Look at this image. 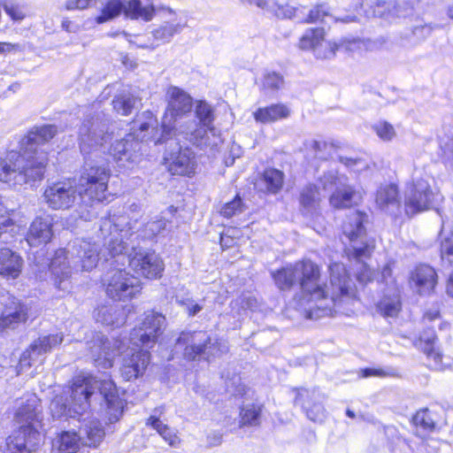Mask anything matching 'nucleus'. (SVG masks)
<instances>
[{
	"label": "nucleus",
	"mask_w": 453,
	"mask_h": 453,
	"mask_svg": "<svg viewBox=\"0 0 453 453\" xmlns=\"http://www.w3.org/2000/svg\"><path fill=\"white\" fill-rule=\"evenodd\" d=\"M165 442L168 443L169 446L176 448L180 443V439L177 435V433L172 429L170 426L167 430H165L163 434L160 435Z\"/></svg>",
	"instance_id": "nucleus-57"
},
{
	"label": "nucleus",
	"mask_w": 453,
	"mask_h": 453,
	"mask_svg": "<svg viewBox=\"0 0 453 453\" xmlns=\"http://www.w3.org/2000/svg\"><path fill=\"white\" fill-rule=\"evenodd\" d=\"M110 177L111 170L106 166L84 167L78 183L81 203L77 212L81 219L90 220L94 216L93 205L106 200Z\"/></svg>",
	"instance_id": "nucleus-7"
},
{
	"label": "nucleus",
	"mask_w": 453,
	"mask_h": 453,
	"mask_svg": "<svg viewBox=\"0 0 453 453\" xmlns=\"http://www.w3.org/2000/svg\"><path fill=\"white\" fill-rule=\"evenodd\" d=\"M150 127V123H142L140 125L139 134L130 133L111 146L110 153L120 166H127L138 161L141 157L142 142L145 139L143 133Z\"/></svg>",
	"instance_id": "nucleus-11"
},
{
	"label": "nucleus",
	"mask_w": 453,
	"mask_h": 453,
	"mask_svg": "<svg viewBox=\"0 0 453 453\" xmlns=\"http://www.w3.org/2000/svg\"><path fill=\"white\" fill-rule=\"evenodd\" d=\"M4 11L12 18L13 20H22L25 19L26 14L23 12L22 8L12 2V1H4L3 4Z\"/></svg>",
	"instance_id": "nucleus-51"
},
{
	"label": "nucleus",
	"mask_w": 453,
	"mask_h": 453,
	"mask_svg": "<svg viewBox=\"0 0 453 453\" xmlns=\"http://www.w3.org/2000/svg\"><path fill=\"white\" fill-rule=\"evenodd\" d=\"M121 61L126 66H129L130 68H134L136 66V64L133 60H131L127 55L122 57Z\"/></svg>",
	"instance_id": "nucleus-64"
},
{
	"label": "nucleus",
	"mask_w": 453,
	"mask_h": 453,
	"mask_svg": "<svg viewBox=\"0 0 453 453\" xmlns=\"http://www.w3.org/2000/svg\"><path fill=\"white\" fill-rule=\"evenodd\" d=\"M372 8L375 16L394 21L411 15L414 5L407 0H378Z\"/></svg>",
	"instance_id": "nucleus-23"
},
{
	"label": "nucleus",
	"mask_w": 453,
	"mask_h": 453,
	"mask_svg": "<svg viewBox=\"0 0 453 453\" xmlns=\"http://www.w3.org/2000/svg\"><path fill=\"white\" fill-rule=\"evenodd\" d=\"M122 12H125V4L121 0H109L96 18V21L97 24L107 22L119 16Z\"/></svg>",
	"instance_id": "nucleus-41"
},
{
	"label": "nucleus",
	"mask_w": 453,
	"mask_h": 453,
	"mask_svg": "<svg viewBox=\"0 0 453 453\" xmlns=\"http://www.w3.org/2000/svg\"><path fill=\"white\" fill-rule=\"evenodd\" d=\"M20 232V226L12 218L10 211L0 202V242L10 243Z\"/></svg>",
	"instance_id": "nucleus-33"
},
{
	"label": "nucleus",
	"mask_w": 453,
	"mask_h": 453,
	"mask_svg": "<svg viewBox=\"0 0 453 453\" xmlns=\"http://www.w3.org/2000/svg\"><path fill=\"white\" fill-rule=\"evenodd\" d=\"M138 102L137 97H135L130 92L123 93L115 97L112 101L114 110L123 115H129L133 109L135 107Z\"/></svg>",
	"instance_id": "nucleus-42"
},
{
	"label": "nucleus",
	"mask_w": 453,
	"mask_h": 453,
	"mask_svg": "<svg viewBox=\"0 0 453 453\" xmlns=\"http://www.w3.org/2000/svg\"><path fill=\"white\" fill-rule=\"evenodd\" d=\"M243 4H254L257 7L271 13L278 19H292L296 15V8L288 3L278 0H238Z\"/></svg>",
	"instance_id": "nucleus-30"
},
{
	"label": "nucleus",
	"mask_w": 453,
	"mask_h": 453,
	"mask_svg": "<svg viewBox=\"0 0 453 453\" xmlns=\"http://www.w3.org/2000/svg\"><path fill=\"white\" fill-rule=\"evenodd\" d=\"M62 342L63 335L61 334L39 337L22 353L19 363V372L30 367L40 356L60 345Z\"/></svg>",
	"instance_id": "nucleus-21"
},
{
	"label": "nucleus",
	"mask_w": 453,
	"mask_h": 453,
	"mask_svg": "<svg viewBox=\"0 0 453 453\" xmlns=\"http://www.w3.org/2000/svg\"><path fill=\"white\" fill-rule=\"evenodd\" d=\"M441 254L443 261L453 263V235L445 237L441 243Z\"/></svg>",
	"instance_id": "nucleus-53"
},
{
	"label": "nucleus",
	"mask_w": 453,
	"mask_h": 453,
	"mask_svg": "<svg viewBox=\"0 0 453 453\" xmlns=\"http://www.w3.org/2000/svg\"><path fill=\"white\" fill-rule=\"evenodd\" d=\"M390 372L388 371L383 370V369H376V368H366L362 371V377L367 378L371 376H377V377H387L389 376Z\"/></svg>",
	"instance_id": "nucleus-59"
},
{
	"label": "nucleus",
	"mask_w": 453,
	"mask_h": 453,
	"mask_svg": "<svg viewBox=\"0 0 453 453\" xmlns=\"http://www.w3.org/2000/svg\"><path fill=\"white\" fill-rule=\"evenodd\" d=\"M27 319V309L18 299L10 298L0 317V328H14Z\"/></svg>",
	"instance_id": "nucleus-28"
},
{
	"label": "nucleus",
	"mask_w": 453,
	"mask_h": 453,
	"mask_svg": "<svg viewBox=\"0 0 453 453\" xmlns=\"http://www.w3.org/2000/svg\"><path fill=\"white\" fill-rule=\"evenodd\" d=\"M365 215L358 211H351L342 224L343 234L351 242L346 250L350 259H355L358 265L357 279L361 283H367L372 280V272L365 263V259L371 256L372 246L365 242V229L364 220Z\"/></svg>",
	"instance_id": "nucleus-8"
},
{
	"label": "nucleus",
	"mask_w": 453,
	"mask_h": 453,
	"mask_svg": "<svg viewBox=\"0 0 453 453\" xmlns=\"http://www.w3.org/2000/svg\"><path fill=\"white\" fill-rule=\"evenodd\" d=\"M53 219L50 215L36 217L28 228L26 241L31 247H39L50 242L53 236Z\"/></svg>",
	"instance_id": "nucleus-26"
},
{
	"label": "nucleus",
	"mask_w": 453,
	"mask_h": 453,
	"mask_svg": "<svg viewBox=\"0 0 453 453\" xmlns=\"http://www.w3.org/2000/svg\"><path fill=\"white\" fill-rule=\"evenodd\" d=\"M392 280L395 282V279L392 277V269L390 265H387L383 267L381 272V281L386 284L387 288H391Z\"/></svg>",
	"instance_id": "nucleus-61"
},
{
	"label": "nucleus",
	"mask_w": 453,
	"mask_h": 453,
	"mask_svg": "<svg viewBox=\"0 0 453 453\" xmlns=\"http://www.w3.org/2000/svg\"><path fill=\"white\" fill-rule=\"evenodd\" d=\"M146 425L155 429L159 435L169 428V426L163 423L157 417L151 415L146 420Z\"/></svg>",
	"instance_id": "nucleus-58"
},
{
	"label": "nucleus",
	"mask_w": 453,
	"mask_h": 453,
	"mask_svg": "<svg viewBox=\"0 0 453 453\" xmlns=\"http://www.w3.org/2000/svg\"><path fill=\"white\" fill-rule=\"evenodd\" d=\"M157 11L163 12L164 21L151 32L152 36L156 41L169 42L188 26L187 19L170 7H158Z\"/></svg>",
	"instance_id": "nucleus-20"
},
{
	"label": "nucleus",
	"mask_w": 453,
	"mask_h": 453,
	"mask_svg": "<svg viewBox=\"0 0 453 453\" xmlns=\"http://www.w3.org/2000/svg\"><path fill=\"white\" fill-rule=\"evenodd\" d=\"M98 388L107 404V415L110 423L117 422L122 416L124 401L119 397L111 380H97L91 375L76 376L73 384L62 395H57L50 405L55 418H74L88 407L90 395Z\"/></svg>",
	"instance_id": "nucleus-4"
},
{
	"label": "nucleus",
	"mask_w": 453,
	"mask_h": 453,
	"mask_svg": "<svg viewBox=\"0 0 453 453\" xmlns=\"http://www.w3.org/2000/svg\"><path fill=\"white\" fill-rule=\"evenodd\" d=\"M142 348L141 344L135 346L129 341L127 346L123 341L96 335L90 350L95 365L102 369L112 367L115 357L120 355L121 376L126 380H131L142 375L150 363V353Z\"/></svg>",
	"instance_id": "nucleus-5"
},
{
	"label": "nucleus",
	"mask_w": 453,
	"mask_h": 453,
	"mask_svg": "<svg viewBox=\"0 0 453 453\" xmlns=\"http://www.w3.org/2000/svg\"><path fill=\"white\" fill-rule=\"evenodd\" d=\"M358 193L350 186L337 188L329 198L330 204L336 209L348 208L357 203Z\"/></svg>",
	"instance_id": "nucleus-37"
},
{
	"label": "nucleus",
	"mask_w": 453,
	"mask_h": 453,
	"mask_svg": "<svg viewBox=\"0 0 453 453\" xmlns=\"http://www.w3.org/2000/svg\"><path fill=\"white\" fill-rule=\"evenodd\" d=\"M323 27L306 29L299 40L298 47L303 50H312L318 58H331L338 50V44L334 41H326Z\"/></svg>",
	"instance_id": "nucleus-18"
},
{
	"label": "nucleus",
	"mask_w": 453,
	"mask_h": 453,
	"mask_svg": "<svg viewBox=\"0 0 453 453\" xmlns=\"http://www.w3.org/2000/svg\"><path fill=\"white\" fill-rule=\"evenodd\" d=\"M95 318L97 322L112 326H120L126 322V314L123 309L117 306H102L96 311Z\"/></svg>",
	"instance_id": "nucleus-34"
},
{
	"label": "nucleus",
	"mask_w": 453,
	"mask_h": 453,
	"mask_svg": "<svg viewBox=\"0 0 453 453\" xmlns=\"http://www.w3.org/2000/svg\"><path fill=\"white\" fill-rule=\"evenodd\" d=\"M283 76L274 71H265L260 82L261 90L265 93H273L283 87Z\"/></svg>",
	"instance_id": "nucleus-43"
},
{
	"label": "nucleus",
	"mask_w": 453,
	"mask_h": 453,
	"mask_svg": "<svg viewBox=\"0 0 453 453\" xmlns=\"http://www.w3.org/2000/svg\"><path fill=\"white\" fill-rule=\"evenodd\" d=\"M165 165L172 175L190 177L196 171V157L190 149L180 148L165 157Z\"/></svg>",
	"instance_id": "nucleus-22"
},
{
	"label": "nucleus",
	"mask_w": 453,
	"mask_h": 453,
	"mask_svg": "<svg viewBox=\"0 0 453 453\" xmlns=\"http://www.w3.org/2000/svg\"><path fill=\"white\" fill-rule=\"evenodd\" d=\"M338 44V50L342 49L346 51H357L361 50L365 46V42L360 39H342Z\"/></svg>",
	"instance_id": "nucleus-52"
},
{
	"label": "nucleus",
	"mask_w": 453,
	"mask_h": 453,
	"mask_svg": "<svg viewBox=\"0 0 453 453\" xmlns=\"http://www.w3.org/2000/svg\"><path fill=\"white\" fill-rule=\"evenodd\" d=\"M290 112V109L286 104H273L258 108L253 112V117L257 122L268 124L288 118Z\"/></svg>",
	"instance_id": "nucleus-32"
},
{
	"label": "nucleus",
	"mask_w": 453,
	"mask_h": 453,
	"mask_svg": "<svg viewBox=\"0 0 453 453\" xmlns=\"http://www.w3.org/2000/svg\"><path fill=\"white\" fill-rule=\"evenodd\" d=\"M437 284L435 270L427 265H420L411 273L410 285L419 295H430Z\"/></svg>",
	"instance_id": "nucleus-27"
},
{
	"label": "nucleus",
	"mask_w": 453,
	"mask_h": 453,
	"mask_svg": "<svg viewBox=\"0 0 453 453\" xmlns=\"http://www.w3.org/2000/svg\"><path fill=\"white\" fill-rule=\"evenodd\" d=\"M372 129L383 141H391L395 136V130L394 127L387 121L376 123L373 125Z\"/></svg>",
	"instance_id": "nucleus-49"
},
{
	"label": "nucleus",
	"mask_w": 453,
	"mask_h": 453,
	"mask_svg": "<svg viewBox=\"0 0 453 453\" xmlns=\"http://www.w3.org/2000/svg\"><path fill=\"white\" fill-rule=\"evenodd\" d=\"M165 327V318L161 313L147 311L144 313L141 326L134 328L130 333L129 342L135 346L141 344L142 347L151 348Z\"/></svg>",
	"instance_id": "nucleus-15"
},
{
	"label": "nucleus",
	"mask_w": 453,
	"mask_h": 453,
	"mask_svg": "<svg viewBox=\"0 0 453 453\" xmlns=\"http://www.w3.org/2000/svg\"><path fill=\"white\" fill-rule=\"evenodd\" d=\"M184 304H185L186 311H188V315H190V316H195L199 311H201L203 309L202 305H200L198 303H194L193 302H189V303H184Z\"/></svg>",
	"instance_id": "nucleus-62"
},
{
	"label": "nucleus",
	"mask_w": 453,
	"mask_h": 453,
	"mask_svg": "<svg viewBox=\"0 0 453 453\" xmlns=\"http://www.w3.org/2000/svg\"><path fill=\"white\" fill-rule=\"evenodd\" d=\"M93 0H65V9L66 11L84 10L88 8Z\"/></svg>",
	"instance_id": "nucleus-56"
},
{
	"label": "nucleus",
	"mask_w": 453,
	"mask_h": 453,
	"mask_svg": "<svg viewBox=\"0 0 453 453\" xmlns=\"http://www.w3.org/2000/svg\"><path fill=\"white\" fill-rule=\"evenodd\" d=\"M22 48L18 43L0 42V53L7 54L11 52L21 51Z\"/></svg>",
	"instance_id": "nucleus-60"
},
{
	"label": "nucleus",
	"mask_w": 453,
	"mask_h": 453,
	"mask_svg": "<svg viewBox=\"0 0 453 453\" xmlns=\"http://www.w3.org/2000/svg\"><path fill=\"white\" fill-rule=\"evenodd\" d=\"M321 194L314 185H308L303 188L300 196L301 204L310 210L314 208L320 201Z\"/></svg>",
	"instance_id": "nucleus-45"
},
{
	"label": "nucleus",
	"mask_w": 453,
	"mask_h": 453,
	"mask_svg": "<svg viewBox=\"0 0 453 453\" xmlns=\"http://www.w3.org/2000/svg\"><path fill=\"white\" fill-rule=\"evenodd\" d=\"M77 187L72 181H60L48 187L43 198L48 206L53 210L70 208L75 202Z\"/></svg>",
	"instance_id": "nucleus-19"
},
{
	"label": "nucleus",
	"mask_w": 453,
	"mask_h": 453,
	"mask_svg": "<svg viewBox=\"0 0 453 453\" xmlns=\"http://www.w3.org/2000/svg\"><path fill=\"white\" fill-rule=\"evenodd\" d=\"M81 433L83 444L88 447H97L104 437V428L98 420L89 421Z\"/></svg>",
	"instance_id": "nucleus-38"
},
{
	"label": "nucleus",
	"mask_w": 453,
	"mask_h": 453,
	"mask_svg": "<svg viewBox=\"0 0 453 453\" xmlns=\"http://www.w3.org/2000/svg\"><path fill=\"white\" fill-rule=\"evenodd\" d=\"M414 423L425 429L431 430L434 428V422L429 418L426 411H418L413 418Z\"/></svg>",
	"instance_id": "nucleus-55"
},
{
	"label": "nucleus",
	"mask_w": 453,
	"mask_h": 453,
	"mask_svg": "<svg viewBox=\"0 0 453 453\" xmlns=\"http://www.w3.org/2000/svg\"><path fill=\"white\" fill-rule=\"evenodd\" d=\"M22 257L8 248L0 249V274L16 279L21 273Z\"/></svg>",
	"instance_id": "nucleus-31"
},
{
	"label": "nucleus",
	"mask_w": 453,
	"mask_h": 453,
	"mask_svg": "<svg viewBox=\"0 0 453 453\" xmlns=\"http://www.w3.org/2000/svg\"><path fill=\"white\" fill-rule=\"evenodd\" d=\"M261 406L250 403L245 405L241 412V423L242 425L257 426L259 423Z\"/></svg>",
	"instance_id": "nucleus-46"
},
{
	"label": "nucleus",
	"mask_w": 453,
	"mask_h": 453,
	"mask_svg": "<svg viewBox=\"0 0 453 453\" xmlns=\"http://www.w3.org/2000/svg\"><path fill=\"white\" fill-rule=\"evenodd\" d=\"M379 313L384 317H395L402 309L400 289L393 280L391 288L383 291L381 298L376 303Z\"/></svg>",
	"instance_id": "nucleus-29"
},
{
	"label": "nucleus",
	"mask_w": 453,
	"mask_h": 453,
	"mask_svg": "<svg viewBox=\"0 0 453 453\" xmlns=\"http://www.w3.org/2000/svg\"><path fill=\"white\" fill-rule=\"evenodd\" d=\"M328 273L329 286L322 280L320 266L310 259H303L272 272V277L280 290H290L298 283L301 293L293 301L307 319H319L337 313L350 315L356 302V288L345 265L331 263Z\"/></svg>",
	"instance_id": "nucleus-1"
},
{
	"label": "nucleus",
	"mask_w": 453,
	"mask_h": 453,
	"mask_svg": "<svg viewBox=\"0 0 453 453\" xmlns=\"http://www.w3.org/2000/svg\"><path fill=\"white\" fill-rule=\"evenodd\" d=\"M375 203L380 211L395 218L401 214V197L398 187L395 184L381 185L376 192Z\"/></svg>",
	"instance_id": "nucleus-25"
},
{
	"label": "nucleus",
	"mask_w": 453,
	"mask_h": 453,
	"mask_svg": "<svg viewBox=\"0 0 453 453\" xmlns=\"http://www.w3.org/2000/svg\"><path fill=\"white\" fill-rule=\"evenodd\" d=\"M107 296L119 301L134 297L142 289L140 280L121 269L110 271L104 280Z\"/></svg>",
	"instance_id": "nucleus-14"
},
{
	"label": "nucleus",
	"mask_w": 453,
	"mask_h": 453,
	"mask_svg": "<svg viewBox=\"0 0 453 453\" xmlns=\"http://www.w3.org/2000/svg\"><path fill=\"white\" fill-rule=\"evenodd\" d=\"M437 195L434 193L427 180L414 179L408 183L404 191V211L408 216L429 210Z\"/></svg>",
	"instance_id": "nucleus-12"
},
{
	"label": "nucleus",
	"mask_w": 453,
	"mask_h": 453,
	"mask_svg": "<svg viewBox=\"0 0 453 453\" xmlns=\"http://www.w3.org/2000/svg\"><path fill=\"white\" fill-rule=\"evenodd\" d=\"M447 293L449 296L453 297V273L449 275L447 283Z\"/></svg>",
	"instance_id": "nucleus-63"
},
{
	"label": "nucleus",
	"mask_w": 453,
	"mask_h": 453,
	"mask_svg": "<svg viewBox=\"0 0 453 453\" xmlns=\"http://www.w3.org/2000/svg\"><path fill=\"white\" fill-rule=\"evenodd\" d=\"M40 400L35 394L27 395L18 408L15 418L21 426L6 440L4 453H34L42 441Z\"/></svg>",
	"instance_id": "nucleus-6"
},
{
	"label": "nucleus",
	"mask_w": 453,
	"mask_h": 453,
	"mask_svg": "<svg viewBox=\"0 0 453 453\" xmlns=\"http://www.w3.org/2000/svg\"><path fill=\"white\" fill-rule=\"evenodd\" d=\"M176 348H183L186 359L211 360L227 351L225 342L213 339L205 331L182 332L176 341Z\"/></svg>",
	"instance_id": "nucleus-10"
},
{
	"label": "nucleus",
	"mask_w": 453,
	"mask_h": 453,
	"mask_svg": "<svg viewBox=\"0 0 453 453\" xmlns=\"http://www.w3.org/2000/svg\"><path fill=\"white\" fill-rule=\"evenodd\" d=\"M57 127L52 125L34 127L22 138L19 151L12 150L0 157V181L22 185L43 178L48 157L38 146L52 139Z\"/></svg>",
	"instance_id": "nucleus-3"
},
{
	"label": "nucleus",
	"mask_w": 453,
	"mask_h": 453,
	"mask_svg": "<svg viewBox=\"0 0 453 453\" xmlns=\"http://www.w3.org/2000/svg\"><path fill=\"white\" fill-rule=\"evenodd\" d=\"M322 399L323 396L316 390L301 388L297 390L295 403L303 408L311 420L321 422L325 418Z\"/></svg>",
	"instance_id": "nucleus-24"
},
{
	"label": "nucleus",
	"mask_w": 453,
	"mask_h": 453,
	"mask_svg": "<svg viewBox=\"0 0 453 453\" xmlns=\"http://www.w3.org/2000/svg\"><path fill=\"white\" fill-rule=\"evenodd\" d=\"M437 337L434 331L424 333L420 336L421 342L424 343L423 350L426 354L430 363L429 365L436 370L443 369L442 355L435 349Z\"/></svg>",
	"instance_id": "nucleus-36"
},
{
	"label": "nucleus",
	"mask_w": 453,
	"mask_h": 453,
	"mask_svg": "<svg viewBox=\"0 0 453 453\" xmlns=\"http://www.w3.org/2000/svg\"><path fill=\"white\" fill-rule=\"evenodd\" d=\"M284 174L282 172L269 168L266 169L259 180V186L262 190L270 193H277L283 185Z\"/></svg>",
	"instance_id": "nucleus-39"
},
{
	"label": "nucleus",
	"mask_w": 453,
	"mask_h": 453,
	"mask_svg": "<svg viewBox=\"0 0 453 453\" xmlns=\"http://www.w3.org/2000/svg\"><path fill=\"white\" fill-rule=\"evenodd\" d=\"M168 104L162 119L163 132L170 134L173 129L178 128L175 123L178 119L189 113L192 109V97L178 87H170L166 93Z\"/></svg>",
	"instance_id": "nucleus-13"
},
{
	"label": "nucleus",
	"mask_w": 453,
	"mask_h": 453,
	"mask_svg": "<svg viewBox=\"0 0 453 453\" xmlns=\"http://www.w3.org/2000/svg\"><path fill=\"white\" fill-rule=\"evenodd\" d=\"M244 210V204L239 196H236L234 200L223 205L220 210V214L226 218H232L233 216L242 213Z\"/></svg>",
	"instance_id": "nucleus-48"
},
{
	"label": "nucleus",
	"mask_w": 453,
	"mask_h": 453,
	"mask_svg": "<svg viewBox=\"0 0 453 453\" xmlns=\"http://www.w3.org/2000/svg\"><path fill=\"white\" fill-rule=\"evenodd\" d=\"M81 436L76 433L65 432L56 441L60 453H76L80 449Z\"/></svg>",
	"instance_id": "nucleus-40"
},
{
	"label": "nucleus",
	"mask_w": 453,
	"mask_h": 453,
	"mask_svg": "<svg viewBox=\"0 0 453 453\" xmlns=\"http://www.w3.org/2000/svg\"><path fill=\"white\" fill-rule=\"evenodd\" d=\"M338 160L350 171L357 173L370 170L372 165L371 161L363 157L339 156Z\"/></svg>",
	"instance_id": "nucleus-44"
},
{
	"label": "nucleus",
	"mask_w": 453,
	"mask_h": 453,
	"mask_svg": "<svg viewBox=\"0 0 453 453\" xmlns=\"http://www.w3.org/2000/svg\"><path fill=\"white\" fill-rule=\"evenodd\" d=\"M168 223L169 220L161 217L160 219L148 222L145 225V232L148 234V236L157 235L166 228Z\"/></svg>",
	"instance_id": "nucleus-50"
},
{
	"label": "nucleus",
	"mask_w": 453,
	"mask_h": 453,
	"mask_svg": "<svg viewBox=\"0 0 453 453\" xmlns=\"http://www.w3.org/2000/svg\"><path fill=\"white\" fill-rule=\"evenodd\" d=\"M198 124L180 125L178 133L184 134L186 140L203 150L218 148L222 143L219 132L213 126L215 120V110L213 106L205 101L197 102L195 109Z\"/></svg>",
	"instance_id": "nucleus-9"
},
{
	"label": "nucleus",
	"mask_w": 453,
	"mask_h": 453,
	"mask_svg": "<svg viewBox=\"0 0 453 453\" xmlns=\"http://www.w3.org/2000/svg\"><path fill=\"white\" fill-rule=\"evenodd\" d=\"M330 16V9L326 4H318L310 10L306 23L325 22V19Z\"/></svg>",
	"instance_id": "nucleus-47"
},
{
	"label": "nucleus",
	"mask_w": 453,
	"mask_h": 453,
	"mask_svg": "<svg viewBox=\"0 0 453 453\" xmlns=\"http://www.w3.org/2000/svg\"><path fill=\"white\" fill-rule=\"evenodd\" d=\"M79 135L81 150L84 153H89L104 146L111 139L106 125L98 118L84 120L80 127Z\"/></svg>",
	"instance_id": "nucleus-17"
},
{
	"label": "nucleus",
	"mask_w": 453,
	"mask_h": 453,
	"mask_svg": "<svg viewBox=\"0 0 453 453\" xmlns=\"http://www.w3.org/2000/svg\"><path fill=\"white\" fill-rule=\"evenodd\" d=\"M331 147L332 145L326 142L311 141L310 143V148L313 150L314 157L320 159L327 158L328 153H326V150Z\"/></svg>",
	"instance_id": "nucleus-54"
},
{
	"label": "nucleus",
	"mask_w": 453,
	"mask_h": 453,
	"mask_svg": "<svg viewBox=\"0 0 453 453\" xmlns=\"http://www.w3.org/2000/svg\"><path fill=\"white\" fill-rule=\"evenodd\" d=\"M130 268L139 276L157 279L164 271V263L157 254L142 249H133L127 257Z\"/></svg>",
	"instance_id": "nucleus-16"
},
{
	"label": "nucleus",
	"mask_w": 453,
	"mask_h": 453,
	"mask_svg": "<svg viewBox=\"0 0 453 453\" xmlns=\"http://www.w3.org/2000/svg\"><path fill=\"white\" fill-rule=\"evenodd\" d=\"M157 11V8L151 4L142 5L141 0H128L125 4V15L131 19L150 21Z\"/></svg>",
	"instance_id": "nucleus-35"
},
{
	"label": "nucleus",
	"mask_w": 453,
	"mask_h": 453,
	"mask_svg": "<svg viewBox=\"0 0 453 453\" xmlns=\"http://www.w3.org/2000/svg\"><path fill=\"white\" fill-rule=\"evenodd\" d=\"M133 228L126 222L125 216L104 218L100 224V232L105 238L111 236L104 250L96 242L77 239L72 242L69 249L58 250L50 262V271L54 277V284L58 289L68 291L70 288L71 267L76 271L93 270L101 258L125 259L124 252L127 250L124 238Z\"/></svg>",
	"instance_id": "nucleus-2"
}]
</instances>
